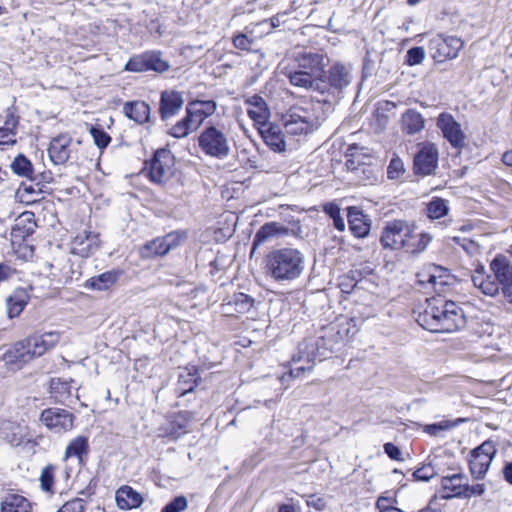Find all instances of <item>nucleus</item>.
Listing matches in <instances>:
<instances>
[{"mask_svg": "<svg viewBox=\"0 0 512 512\" xmlns=\"http://www.w3.org/2000/svg\"><path fill=\"white\" fill-rule=\"evenodd\" d=\"M121 270H110L86 280L84 287L89 290L106 291L111 288L122 275Z\"/></svg>", "mask_w": 512, "mask_h": 512, "instance_id": "nucleus-27", "label": "nucleus"}, {"mask_svg": "<svg viewBox=\"0 0 512 512\" xmlns=\"http://www.w3.org/2000/svg\"><path fill=\"white\" fill-rule=\"evenodd\" d=\"M18 124V118L12 112H8L5 118L4 126L2 128H7L9 132H16V127Z\"/></svg>", "mask_w": 512, "mask_h": 512, "instance_id": "nucleus-61", "label": "nucleus"}, {"mask_svg": "<svg viewBox=\"0 0 512 512\" xmlns=\"http://www.w3.org/2000/svg\"><path fill=\"white\" fill-rule=\"evenodd\" d=\"M350 70L342 64H334L328 72H323L320 80L315 84V92L324 96V103H331L339 98L340 93L351 84Z\"/></svg>", "mask_w": 512, "mask_h": 512, "instance_id": "nucleus-5", "label": "nucleus"}, {"mask_svg": "<svg viewBox=\"0 0 512 512\" xmlns=\"http://www.w3.org/2000/svg\"><path fill=\"white\" fill-rule=\"evenodd\" d=\"M60 335L58 332L50 331L43 334L35 333L23 339L24 344L29 350L32 359L40 357L46 351L52 349L59 342Z\"/></svg>", "mask_w": 512, "mask_h": 512, "instance_id": "nucleus-18", "label": "nucleus"}, {"mask_svg": "<svg viewBox=\"0 0 512 512\" xmlns=\"http://www.w3.org/2000/svg\"><path fill=\"white\" fill-rule=\"evenodd\" d=\"M326 65L324 54L303 50L295 54L284 74L291 85L315 92V84L320 80Z\"/></svg>", "mask_w": 512, "mask_h": 512, "instance_id": "nucleus-2", "label": "nucleus"}, {"mask_svg": "<svg viewBox=\"0 0 512 512\" xmlns=\"http://www.w3.org/2000/svg\"><path fill=\"white\" fill-rule=\"evenodd\" d=\"M55 470L56 468L52 464H48L42 469L39 481L43 491L48 493L53 492Z\"/></svg>", "mask_w": 512, "mask_h": 512, "instance_id": "nucleus-44", "label": "nucleus"}, {"mask_svg": "<svg viewBox=\"0 0 512 512\" xmlns=\"http://www.w3.org/2000/svg\"><path fill=\"white\" fill-rule=\"evenodd\" d=\"M316 117L311 105L296 104L291 106L283 116V125L291 135L307 134L314 130Z\"/></svg>", "mask_w": 512, "mask_h": 512, "instance_id": "nucleus-7", "label": "nucleus"}, {"mask_svg": "<svg viewBox=\"0 0 512 512\" xmlns=\"http://www.w3.org/2000/svg\"><path fill=\"white\" fill-rule=\"evenodd\" d=\"M404 164L400 158H392L388 168L387 176L389 179H397L404 173Z\"/></svg>", "mask_w": 512, "mask_h": 512, "instance_id": "nucleus-53", "label": "nucleus"}, {"mask_svg": "<svg viewBox=\"0 0 512 512\" xmlns=\"http://www.w3.org/2000/svg\"><path fill=\"white\" fill-rule=\"evenodd\" d=\"M188 419L179 414L166 428V435L173 439H178L182 434L186 433Z\"/></svg>", "mask_w": 512, "mask_h": 512, "instance_id": "nucleus-42", "label": "nucleus"}, {"mask_svg": "<svg viewBox=\"0 0 512 512\" xmlns=\"http://www.w3.org/2000/svg\"><path fill=\"white\" fill-rule=\"evenodd\" d=\"M32 503L22 494L8 492L1 501L0 512H31Z\"/></svg>", "mask_w": 512, "mask_h": 512, "instance_id": "nucleus-24", "label": "nucleus"}, {"mask_svg": "<svg viewBox=\"0 0 512 512\" xmlns=\"http://www.w3.org/2000/svg\"><path fill=\"white\" fill-rule=\"evenodd\" d=\"M417 322L434 333H451L465 327L466 317L463 309L455 302L433 299L425 311L419 314Z\"/></svg>", "mask_w": 512, "mask_h": 512, "instance_id": "nucleus-1", "label": "nucleus"}, {"mask_svg": "<svg viewBox=\"0 0 512 512\" xmlns=\"http://www.w3.org/2000/svg\"><path fill=\"white\" fill-rule=\"evenodd\" d=\"M201 151L210 157L224 159L230 154V144L223 131L215 126L205 127L198 136Z\"/></svg>", "mask_w": 512, "mask_h": 512, "instance_id": "nucleus-8", "label": "nucleus"}, {"mask_svg": "<svg viewBox=\"0 0 512 512\" xmlns=\"http://www.w3.org/2000/svg\"><path fill=\"white\" fill-rule=\"evenodd\" d=\"M289 228L278 223V222H268L261 226L260 229H258V245L262 242L280 238L283 236L288 235Z\"/></svg>", "mask_w": 512, "mask_h": 512, "instance_id": "nucleus-31", "label": "nucleus"}, {"mask_svg": "<svg viewBox=\"0 0 512 512\" xmlns=\"http://www.w3.org/2000/svg\"><path fill=\"white\" fill-rule=\"evenodd\" d=\"M412 233L413 229L406 221L399 219L388 221L383 227L380 243L384 249L390 250L411 247L409 239Z\"/></svg>", "mask_w": 512, "mask_h": 512, "instance_id": "nucleus-9", "label": "nucleus"}, {"mask_svg": "<svg viewBox=\"0 0 512 512\" xmlns=\"http://www.w3.org/2000/svg\"><path fill=\"white\" fill-rule=\"evenodd\" d=\"M436 470L431 464H425L422 467L416 469L412 477L415 481H429L431 478L436 476Z\"/></svg>", "mask_w": 512, "mask_h": 512, "instance_id": "nucleus-48", "label": "nucleus"}, {"mask_svg": "<svg viewBox=\"0 0 512 512\" xmlns=\"http://www.w3.org/2000/svg\"><path fill=\"white\" fill-rule=\"evenodd\" d=\"M187 508V499L184 496H176L167 503L161 512H182Z\"/></svg>", "mask_w": 512, "mask_h": 512, "instance_id": "nucleus-52", "label": "nucleus"}, {"mask_svg": "<svg viewBox=\"0 0 512 512\" xmlns=\"http://www.w3.org/2000/svg\"><path fill=\"white\" fill-rule=\"evenodd\" d=\"M86 509V501L81 498H75L67 501L57 512H84Z\"/></svg>", "mask_w": 512, "mask_h": 512, "instance_id": "nucleus-51", "label": "nucleus"}, {"mask_svg": "<svg viewBox=\"0 0 512 512\" xmlns=\"http://www.w3.org/2000/svg\"><path fill=\"white\" fill-rule=\"evenodd\" d=\"M10 168L16 175L32 179L33 164L25 155L18 154L12 161Z\"/></svg>", "mask_w": 512, "mask_h": 512, "instance_id": "nucleus-35", "label": "nucleus"}, {"mask_svg": "<svg viewBox=\"0 0 512 512\" xmlns=\"http://www.w3.org/2000/svg\"><path fill=\"white\" fill-rule=\"evenodd\" d=\"M269 116L267 103L258 96V135L272 151L283 152L286 149L284 134L279 125L266 123Z\"/></svg>", "mask_w": 512, "mask_h": 512, "instance_id": "nucleus-6", "label": "nucleus"}, {"mask_svg": "<svg viewBox=\"0 0 512 512\" xmlns=\"http://www.w3.org/2000/svg\"><path fill=\"white\" fill-rule=\"evenodd\" d=\"M431 241V237L428 234L422 233L419 235V239L416 245H414L412 252H422L426 249Z\"/></svg>", "mask_w": 512, "mask_h": 512, "instance_id": "nucleus-60", "label": "nucleus"}, {"mask_svg": "<svg viewBox=\"0 0 512 512\" xmlns=\"http://www.w3.org/2000/svg\"><path fill=\"white\" fill-rule=\"evenodd\" d=\"M433 272H435L436 279L431 282L430 287L437 293L444 292V287L450 284V274L448 273L447 269L436 265H433Z\"/></svg>", "mask_w": 512, "mask_h": 512, "instance_id": "nucleus-41", "label": "nucleus"}, {"mask_svg": "<svg viewBox=\"0 0 512 512\" xmlns=\"http://www.w3.org/2000/svg\"><path fill=\"white\" fill-rule=\"evenodd\" d=\"M115 500L117 506L121 510L135 509L140 507L143 503L142 495L127 485H124L117 490Z\"/></svg>", "mask_w": 512, "mask_h": 512, "instance_id": "nucleus-26", "label": "nucleus"}, {"mask_svg": "<svg viewBox=\"0 0 512 512\" xmlns=\"http://www.w3.org/2000/svg\"><path fill=\"white\" fill-rule=\"evenodd\" d=\"M442 487L444 490H449L451 494L446 497L462 496L464 489V476L460 473L453 474L451 476H445L442 478Z\"/></svg>", "mask_w": 512, "mask_h": 512, "instance_id": "nucleus-34", "label": "nucleus"}, {"mask_svg": "<svg viewBox=\"0 0 512 512\" xmlns=\"http://www.w3.org/2000/svg\"><path fill=\"white\" fill-rule=\"evenodd\" d=\"M505 480L512 485V462L507 463L503 468Z\"/></svg>", "mask_w": 512, "mask_h": 512, "instance_id": "nucleus-64", "label": "nucleus"}, {"mask_svg": "<svg viewBox=\"0 0 512 512\" xmlns=\"http://www.w3.org/2000/svg\"><path fill=\"white\" fill-rule=\"evenodd\" d=\"M254 299L244 293L234 294L232 299L223 305L226 313H232V306L237 313H245L253 306Z\"/></svg>", "mask_w": 512, "mask_h": 512, "instance_id": "nucleus-33", "label": "nucleus"}, {"mask_svg": "<svg viewBox=\"0 0 512 512\" xmlns=\"http://www.w3.org/2000/svg\"><path fill=\"white\" fill-rule=\"evenodd\" d=\"M416 277L417 283L420 285L421 288H428L431 282H433L436 279L435 272H433V266L427 270H423L417 273Z\"/></svg>", "mask_w": 512, "mask_h": 512, "instance_id": "nucleus-54", "label": "nucleus"}, {"mask_svg": "<svg viewBox=\"0 0 512 512\" xmlns=\"http://www.w3.org/2000/svg\"><path fill=\"white\" fill-rule=\"evenodd\" d=\"M424 124L425 121L423 116L415 109H408L402 114V130L409 135L420 132L424 128Z\"/></svg>", "mask_w": 512, "mask_h": 512, "instance_id": "nucleus-29", "label": "nucleus"}, {"mask_svg": "<svg viewBox=\"0 0 512 512\" xmlns=\"http://www.w3.org/2000/svg\"><path fill=\"white\" fill-rule=\"evenodd\" d=\"M384 452L393 460H397V461H400L402 460L401 458V450L396 446L394 445L393 443H386L384 444Z\"/></svg>", "mask_w": 512, "mask_h": 512, "instance_id": "nucleus-58", "label": "nucleus"}, {"mask_svg": "<svg viewBox=\"0 0 512 512\" xmlns=\"http://www.w3.org/2000/svg\"><path fill=\"white\" fill-rule=\"evenodd\" d=\"M193 104H199V110L206 118L209 115H212L216 110V103L212 100L209 101H195Z\"/></svg>", "mask_w": 512, "mask_h": 512, "instance_id": "nucleus-55", "label": "nucleus"}, {"mask_svg": "<svg viewBox=\"0 0 512 512\" xmlns=\"http://www.w3.org/2000/svg\"><path fill=\"white\" fill-rule=\"evenodd\" d=\"M41 422L51 431L61 433L73 427L74 415L61 408H48L42 411Z\"/></svg>", "mask_w": 512, "mask_h": 512, "instance_id": "nucleus-15", "label": "nucleus"}, {"mask_svg": "<svg viewBox=\"0 0 512 512\" xmlns=\"http://www.w3.org/2000/svg\"><path fill=\"white\" fill-rule=\"evenodd\" d=\"M88 439L84 436H78L73 439L66 448L65 459L70 457H77L82 461V455L88 452Z\"/></svg>", "mask_w": 512, "mask_h": 512, "instance_id": "nucleus-36", "label": "nucleus"}, {"mask_svg": "<svg viewBox=\"0 0 512 512\" xmlns=\"http://www.w3.org/2000/svg\"><path fill=\"white\" fill-rule=\"evenodd\" d=\"M449 212L448 201L439 197H433L427 204V216L430 219H440Z\"/></svg>", "mask_w": 512, "mask_h": 512, "instance_id": "nucleus-37", "label": "nucleus"}, {"mask_svg": "<svg viewBox=\"0 0 512 512\" xmlns=\"http://www.w3.org/2000/svg\"><path fill=\"white\" fill-rule=\"evenodd\" d=\"M323 211L333 220L334 227L339 231H344L345 221L340 214V207L334 203L329 202L323 205Z\"/></svg>", "mask_w": 512, "mask_h": 512, "instance_id": "nucleus-43", "label": "nucleus"}, {"mask_svg": "<svg viewBox=\"0 0 512 512\" xmlns=\"http://www.w3.org/2000/svg\"><path fill=\"white\" fill-rule=\"evenodd\" d=\"M3 360L11 369H20L24 364L31 361L32 358L29 354V350H27L24 344V341L21 340L4 353Z\"/></svg>", "mask_w": 512, "mask_h": 512, "instance_id": "nucleus-25", "label": "nucleus"}, {"mask_svg": "<svg viewBox=\"0 0 512 512\" xmlns=\"http://www.w3.org/2000/svg\"><path fill=\"white\" fill-rule=\"evenodd\" d=\"M437 127L441 130L444 138L457 149L465 145L466 136L461 125L449 113H441L437 118Z\"/></svg>", "mask_w": 512, "mask_h": 512, "instance_id": "nucleus-17", "label": "nucleus"}, {"mask_svg": "<svg viewBox=\"0 0 512 512\" xmlns=\"http://www.w3.org/2000/svg\"><path fill=\"white\" fill-rule=\"evenodd\" d=\"M465 419L459 418L456 422L452 421H442L435 424H430L425 427V432H427L431 436H439L441 432L449 430L456 426L459 422H464Z\"/></svg>", "mask_w": 512, "mask_h": 512, "instance_id": "nucleus-47", "label": "nucleus"}, {"mask_svg": "<svg viewBox=\"0 0 512 512\" xmlns=\"http://www.w3.org/2000/svg\"><path fill=\"white\" fill-rule=\"evenodd\" d=\"M123 113L130 120L137 124L152 122L151 108L144 101H128L123 105Z\"/></svg>", "mask_w": 512, "mask_h": 512, "instance_id": "nucleus-23", "label": "nucleus"}, {"mask_svg": "<svg viewBox=\"0 0 512 512\" xmlns=\"http://www.w3.org/2000/svg\"><path fill=\"white\" fill-rule=\"evenodd\" d=\"M205 120V117L199 110V104H188L186 115L178 121L171 129L169 134L174 138L186 137L190 132L198 129Z\"/></svg>", "mask_w": 512, "mask_h": 512, "instance_id": "nucleus-16", "label": "nucleus"}, {"mask_svg": "<svg viewBox=\"0 0 512 512\" xmlns=\"http://www.w3.org/2000/svg\"><path fill=\"white\" fill-rule=\"evenodd\" d=\"M234 46L241 50H250L253 40L249 39L245 34L236 36L233 40Z\"/></svg>", "mask_w": 512, "mask_h": 512, "instance_id": "nucleus-56", "label": "nucleus"}, {"mask_svg": "<svg viewBox=\"0 0 512 512\" xmlns=\"http://www.w3.org/2000/svg\"><path fill=\"white\" fill-rule=\"evenodd\" d=\"M15 135L16 132H9L7 128L0 127V145L14 143L15 140L13 139V137Z\"/></svg>", "mask_w": 512, "mask_h": 512, "instance_id": "nucleus-62", "label": "nucleus"}, {"mask_svg": "<svg viewBox=\"0 0 512 512\" xmlns=\"http://www.w3.org/2000/svg\"><path fill=\"white\" fill-rule=\"evenodd\" d=\"M15 270L7 263H0V285L4 282L9 281Z\"/></svg>", "mask_w": 512, "mask_h": 512, "instance_id": "nucleus-59", "label": "nucleus"}, {"mask_svg": "<svg viewBox=\"0 0 512 512\" xmlns=\"http://www.w3.org/2000/svg\"><path fill=\"white\" fill-rule=\"evenodd\" d=\"M469 461L470 471L476 478H482L492 463V458L486 456L471 455Z\"/></svg>", "mask_w": 512, "mask_h": 512, "instance_id": "nucleus-39", "label": "nucleus"}, {"mask_svg": "<svg viewBox=\"0 0 512 512\" xmlns=\"http://www.w3.org/2000/svg\"><path fill=\"white\" fill-rule=\"evenodd\" d=\"M169 64L163 60L158 51H148L141 55L129 59L125 65V70L130 72L155 71L162 73L168 70Z\"/></svg>", "mask_w": 512, "mask_h": 512, "instance_id": "nucleus-13", "label": "nucleus"}, {"mask_svg": "<svg viewBox=\"0 0 512 512\" xmlns=\"http://www.w3.org/2000/svg\"><path fill=\"white\" fill-rule=\"evenodd\" d=\"M425 51L423 47H412L407 51L406 63L409 66H415L423 62Z\"/></svg>", "mask_w": 512, "mask_h": 512, "instance_id": "nucleus-50", "label": "nucleus"}, {"mask_svg": "<svg viewBox=\"0 0 512 512\" xmlns=\"http://www.w3.org/2000/svg\"><path fill=\"white\" fill-rule=\"evenodd\" d=\"M71 245L74 254L89 257L99 248L98 234L82 231L73 238Z\"/></svg>", "mask_w": 512, "mask_h": 512, "instance_id": "nucleus-21", "label": "nucleus"}, {"mask_svg": "<svg viewBox=\"0 0 512 512\" xmlns=\"http://www.w3.org/2000/svg\"><path fill=\"white\" fill-rule=\"evenodd\" d=\"M27 305V299L22 293H15L6 300L7 314L9 318L20 315L24 307Z\"/></svg>", "mask_w": 512, "mask_h": 512, "instance_id": "nucleus-38", "label": "nucleus"}, {"mask_svg": "<svg viewBox=\"0 0 512 512\" xmlns=\"http://www.w3.org/2000/svg\"><path fill=\"white\" fill-rule=\"evenodd\" d=\"M149 179L156 184H164L173 175L174 159L167 149H158L146 164Z\"/></svg>", "mask_w": 512, "mask_h": 512, "instance_id": "nucleus-11", "label": "nucleus"}, {"mask_svg": "<svg viewBox=\"0 0 512 512\" xmlns=\"http://www.w3.org/2000/svg\"><path fill=\"white\" fill-rule=\"evenodd\" d=\"M278 25H279V20L278 19H274V18L264 19V20L258 22V27L267 26L268 27V32H271L272 29H274Z\"/></svg>", "mask_w": 512, "mask_h": 512, "instance_id": "nucleus-63", "label": "nucleus"}, {"mask_svg": "<svg viewBox=\"0 0 512 512\" xmlns=\"http://www.w3.org/2000/svg\"><path fill=\"white\" fill-rule=\"evenodd\" d=\"M264 271L276 281H292L300 277L305 268L304 255L295 248L271 251L263 259Z\"/></svg>", "mask_w": 512, "mask_h": 512, "instance_id": "nucleus-4", "label": "nucleus"}, {"mask_svg": "<svg viewBox=\"0 0 512 512\" xmlns=\"http://www.w3.org/2000/svg\"><path fill=\"white\" fill-rule=\"evenodd\" d=\"M89 132L93 137L95 145L100 150L105 149L110 144L111 136L101 126L90 125Z\"/></svg>", "mask_w": 512, "mask_h": 512, "instance_id": "nucleus-45", "label": "nucleus"}, {"mask_svg": "<svg viewBox=\"0 0 512 512\" xmlns=\"http://www.w3.org/2000/svg\"><path fill=\"white\" fill-rule=\"evenodd\" d=\"M396 499L390 495H383L376 501V507L379 512H404L402 509L395 506Z\"/></svg>", "mask_w": 512, "mask_h": 512, "instance_id": "nucleus-46", "label": "nucleus"}, {"mask_svg": "<svg viewBox=\"0 0 512 512\" xmlns=\"http://www.w3.org/2000/svg\"><path fill=\"white\" fill-rule=\"evenodd\" d=\"M496 453L497 450L494 442L486 440L481 445L473 449L471 455L486 456L493 459Z\"/></svg>", "mask_w": 512, "mask_h": 512, "instance_id": "nucleus-49", "label": "nucleus"}, {"mask_svg": "<svg viewBox=\"0 0 512 512\" xmlns=\"http://www.w3.org/2000/svg\"><path fill=\"white\" fill-rule=\"evenodd\" d=\"M484 485L483 484H474V485H467L464 484L463 494L464 497H471V496H477L482 495L484 493Z\"/></svg>", "mask_w": 512, "mask_h": 512, "instance_id": "nucleus-57", "label": "nucleus"}, {"mask_svg": "<svg viewBox=\"0 0 512 512\" xmlns=\"http://www.w3.org/2000/svg\"><path fill=\"white\" fill-rule=\"evenodd\" d=\"M462 48L463 41L456 36L437 34L428 43L431 57L439 63L456 58Z\"/></svg>", "mask_w": 512, "mask_h": 512, "instance_id": "nucleus-10", "label": "nucleus"}, {"mask_svg": "<svg viewBox=\"0 0 512 512\" xmlns=\"http://www.w3.org/2000/svg\"><path fill=\"white\" fill-rule=\"evenodd\" d=\"M347 218L351 233L357 238H365L371 229V220L358 207L350 206L347 209Z\"/></svg>", "mask_w": 512, "mask_h": 512, "instance_id": "nucleus-22", "label": "nucleus"}, {"mask_svg": "<svg viewBox=\"0 0 512 512\" xmlns=\"http://www.w3.org/2000/svg\"><path fill=\"white\" fill-rule=\"evenodd\" d=\"M184 105L182 94L175 90L161 92L159 102V113L163 121H168L176 116Z\"/></svg>", "mask_w": 512, "mask_h": 512, "instance_id": "nucleus-19", "label": "nucleus"}, {"mask_svg": "<svg viewBox=\"0 0 512 512\" xmlns=\"http://www.w3.org/2000/svg\"><path fill=\"white\" fill-rule=\"evenodd\" d=\"M50 393L56 402L65 403L71 397L70 382L62 378H52L50 380Z\"/></svg>", "mask_w": 512, "mask_h": 512, "instance_id": "nucleus-32", "label": "nucleus"}, {"mask_svg": "<svg viewBox=\"0 0 512 512\" xmlns=\"http://www.w3.org/2000/svg\"><path fill=\"white\" fill-rule=\"evenodd\" d=\"M439 153L435 144L422 143L413 159V171L416 175L428 176L438 167Z\"/></svg>", "mask_w": 512, "mask_h": 512, "instance_id": "nucleus-12", "label": "nucleus"}, {"mask_svg": "<svg viewBox=\"0 0 512 512\" xmlns=\"http://www.w3.org/2000/svg\"><path fill=\"white\" fill-rule=\"evenodd\" d=\"M36 226L34 214L26 211L17 219L16 224L12 229V235L20 238L28 237L34 233Z\"/></svg>", "mask_w": 512, "mask_h": 512, "instance_id": "nucleus-30", "label": "nucleus"}, {"mask_svg": "<svg viewBox=\"0 0 512 512\" xmlns=\"http://www.w3.org/2000/svg\"><path fill=\"white\" fill-rule=\"evenodd\" d=\"M200 379L197 367H186L178 376L177 390L180 395L183 396L192 392Z\"/></svg>", "mask_w": 512, "mask_h": 512, "instance_id": "nucleus-28", "label": "nucleus"}, {"mask_svg": "<svg viewBox=\"0 0 512 512\" xmlns=\"http://www.w3.org/2000/svg\"><path fill=\"white\" fill-rule=\"evenodd\" d=\"M184 237V233L171 232L163 237L155 238L152 241L147 242L141 248V256L143 258H154L157 256H164L170 250L178 247Z\"/></svg>", "mask_w": 512, "mask_h": 512, "instance_id": "nucleus-14", "label": "nucleus"}, {"mask_svg": "<svg viewBox=\"0 0 512 512\" xmlns=\"http://www.w3.org/2000/svg\"><path fill=\"white\" fill-rule=\"evenodd\" d=\"M19 427L13 422H4L0 427V437L11 445H19L21 437L19 436Z\"/></svg>", "mask_w": 512, "mask_h": 512, "instance_id": "nucleus-40", "label": "nucleus"}, {"mask_svg": "<svg viewBox=\"0 0 512 512\" xmlns=\"http://www.w3.org/2000/svg\"><path fill=\"white\" fill-rule=\"evenodd\" d=\"M72 143V137L69 134H60L50 141L48 154L50 160L55 165H64L70 158L69 146Z\"/></svg>", "mask_w": 512, "mask_h": 512, "instance_id": "nucleus-20", "label": "nucleus"}, {"mask_svg": "<svg viewBox=\"0 0 512 512\" xmlns=\"http://www.w3.org/2000/svg\"><path fill=\"white\" fill-rule=\"evenodd\" d=\"M490 269L494 274V280L490 275L477 270L472 276L475 287L487 296L494 297L501 290L505 299L512 304V264L509 259L498 254L490 263Z\"/></svg>", "mask_w": 512, "mask_h": 512, "instance_id": "nucleus-3", "label": "nucleus"}]
</instances>
